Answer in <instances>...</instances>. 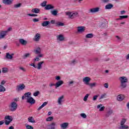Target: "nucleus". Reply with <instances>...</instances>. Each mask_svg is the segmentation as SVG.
<instances>
[{"label":"nucleus","mask_w":129,"mask_h":129,"mask_svg":"<svg viewBox=\"0 0 129 129\" xmlns=\"http://www.w3.org/2000/svg\"><path fill=\"white\" fill-rule=\"evenodd\" d=\"M25 95V99L27 100V102H28V103H30V104H35L36 103V100H35V99L31 97L32 93H26Z\"/></svg>","instance_id":"1"},{"label":"nucleus","mask_w":129,"mask_h":129,"mask_svg":"<svg viewBox=\"0 0 129 129\" xmlns=\"http://www.w3.org/2000/svg\"><path fill=\"white\" fill-rule=\"evenodd\" d=\"M9 108L11 111H16L18 108V104L16 102H12L9 106Z\"/></svg>","instance_id":"2"},{"label":"nucleus","mask_w":129,"mask_h":129,"mask_svg":"<svg viewBox=\"0 0 129 129\" xmlns=\"http://www.w3.org/2000/svg\"><path fill=\"white\" fill-rule=\"evenodd\" d=\"M66 15L68 16L70 19H74L78 16V13L76 12H66Z\"/></svg>","instance_id":"3"},{"label":"nucleus","mask_w":129,"mask_h":129,"mask_svg":"<svg viewBox=\"0 0 129 129\" xmlns=\"http://www.w3.org/2000/svg\"><path fill=\"white\" fill-rule=\"evenodd\" d=\"M13 121V117L10 115H7L5 117V122L6 125H9Z\"/></svg>","instance_id":"4"},{"label":"nucleus","mask_w":129,"mask_h":129,"mask_svg":"<svg viewBox=\"0 0 129 129\" xmlns=\"http://www.w3.org/2000/svg\"><path fill=\"white\" fill-rule=\"evenodd\" d=\"M65 101L64 95L59 96L57 99V103L59 105H62V103Z\"/></svg>","instance_id":"5"},{"label":"nucleus","mask_w":129,"mask_h":129,"mask_svg":"<svg viewBox=\"0 0 129 129\" xmlns=\"http://www.w3.org/2000/svg\"><path fill=\"white\" fill-rule=\"evenodd\" d=\"M99 11H100V8L96 7V8H93L90 9L89 12L90 13H91V14H95L96 13H98Z\"/></svg>","instance_id":"6"},{"label":"nucleus","mask_w":129,"mask_h":129,"mask_svg":"<svg viewBox=\"0 0 129 129\" xmlns=\"http://www.w3.org/2000/svg\"><path fill=\"white\" fill-rule=\"evenodd\" d=\"M56 39L57 41H59V42L65 41V37L62 34L57 35L56 36Z\"/></svg>","instance_id":"7"},{"label":"nucleus","mask_w":129,"mask_h":129,"mask_svg":"<svg viewBox=\"0 0 129 129\" xmlns=\"http://www.w3.org/2000/svg\"><path fill=\"white\" fill-rule=\"evenodd\" d=\"M90 80H91V79H90V77H86L83 79V82H84L86 85H89L90 84L89 82H90Z\"/></svg>","instance_id":"8"},{"label":"nucleus","mask_w":129,"mask_h":129,"mask_svg":"<svg viewBox=\"0 0 129 129\" xmlns=\"http://www.w3.org/2000/svg\"><path fill=\"white\" fill-rule=\"evenodd\" d=\"M47 129H55L56 123L55 122H52L50 124L46 126Z\"/></svg>","instance_id":"9"},{"label":"nucleus","mask_w":129,"mask_h":129,"mask_svg":"<svg viewBox=\"0 0 129 129\" xmlns=\"http://www.w3.org/2000/svg\"><path fill=\"white\" fill-rule=\"evenodd\" d=\"M85 27L84 26H79L77 28V31L78 33H79L80 34H82L83 32H85Z\"/></svg>","instance_id":"10"},{"label":"nucleus","mask_w":129,"mask_h":129,"mask_svg":"<svg viewBox=\"0 0 129 129\" xmlns=\"http://www.w3.org/2000/svg\"><path fill=\"white\" fill-rule=\"evenodd\" d=\"M40 39H41V34H40V33H37L34 36V37L33 38V40L35 42H39V41H40Z\"/></svg>","instance_id":"11"},{"label":"nucleus","mask_w":129,"mask_h":129,"mask_svg":"<svg viewBox=\"0 0 129 129\" xmlns=\"http://www.w3.org/2000/svg\"><path fill=\"white\" fill-rule=\"evenodd\" d=\"M127 78L125 77H120L119 78L120 83H127Z\"/></svg>","instance_id":"12"},{"label":"nucleus","mask_w":129,"mask_h":129,"mask_svg":"<svg viewBox=\"0 0 129 129\" xmlns=\"http://www.w3.org/2000/svg\"><path fill=\"white\" fill-rule=\"evenodd\" d=\"M63 84H64V82H63L62 80H59L57 81L55 84V88L60 87V86H61V85H63Z\"/></svg>","instance_id":"13"},{"label":"nucleus","mask_w":129,"mask_h":129,"mask_svg":"<svg viewBox=\"0 0 129 129\" xmlns=\"http://www.w3.org/2000/svg\"><path fill=\"white\" fill-rule=\"evenodd\" d=\"M69 126V123L64 122L60 124V128L61 129H66L68 128V126Z\"/></svg>","instance_id":"14"},{"label":"nucleus","mask_w":129,"mask_h":129,"mask_svg":"<svg viewBox=\"0 0 129 129\" xmlns=\"http://www.w3.org/2000/svg\"><path fill=\"white\" fill-rule=\"evenodd\" d=\"M25 86L24 84L19 85L17 86L16 90L17 91H21V90H24L25 89Z\"/></svg>","instance_id":"15"},{"label":"nucleus","mask_w":129,"mask_h":129,"mask_svg":"<svg viewBox=\"0 0 129 129\" xmlns=\"http://www.w3.org/2000/svg\"><path fill=\"white\" fill-rule=\"evenodd\" d=\"M124 98H125V96L123 94H120L117 96V100L118 101H122Z\"/></svg>","instance_id":"16"},{"label":"nucleus","mask_w":129,"mask_h":129,"mask_svg":"<svg viewBox=\"0 0 129 129\" xmlns=\"http://www.w3.org/2000/svg\"><path fill=\"white\" fill-rule=\"evenodd\" d=\"M43 57H44V54H40L38 56H36L35 58H34L33 61H34V62H38V61L40 60V58H42Z\"/></svg>","instance_id":"17"},{"label":"nucleus","mask_w":129,"mask_h":129,"mask_svg":"<svg viewBox=\"0 0 129 129\" xmlns=\"http://www.w3.org/2000/svg\"><path fill=\"white\" fill-rule=\"evenodd\" d=\"M7 31H2L0 32V39H4L5 36H7Z\"/></svg>","instance_id":"18"},{"label":"nucleus","mask_w":129,"mask_h":129,"mask_svg":"<svg viewBox=\"0 0 129 129\" xmlns=\"http://www.w3.org/2000/svg\"><path fill=\"white\" fill-rule=\"evenodd\" d=\"M14 53L10 54V53L7 52L6 53V59H8V60H12V59H13V56H14Z\"/></svg>","instance_id":"19"},{"label":"nucleus","mask_w":129,"mask_h":129,"mask_svg":"<svg viewBox=\"0 0 129 129\" xmlns=\"http://www.w3.org/2000/svg\"><path fill=\"white\" fill-rule=\"evenodd\" d=\"M34 52L37 55H40V54H42L41 53V52H42V50L40 47H37L35 49H34Z\"/></svg>","instance_id":"20"},{"label":"nucleus","mask_w":129,"mask_h":129,"mask_svg":"<svg viewBox=\"0 0 129 129\" xmlns=\"http://www.w3.org/2000/svg\"><path fill=\"white\" fill-rule=\"evenodd\" d=\"M97 108L99 109V111H103L104 110V108H105V107L102 106V104H99L97 106Z\"/></svg>","instance_id":"21"},{"label":"nucleus","mask_w":129,"mask_h":129,"mask_svg":"<svg viewBox=\"0 0 129 129\" xmlns=\"http://www.w3.org/2000/svg\"><path fill=\"white\" fill-rule=\"evenodd\" d=\"M55 7L51 5H46L44 9L45 10H46L47 11L49 10H53V9H54Z\"/></svg>","instance_id":"22"},{"label":"nucleus","mask_w":129,"mask_h":129,"mask_svg":"<svg viewBox=\"0 0 129 129\" xmlns=\"http://www.w3.org/2000/svg\"><path fill=\"white\" fill-rule=\"evenodd\" d=\"M120 88L121 89H124V88H126V86H127V85L126 84V83H120Z\"/></svg>","instance_id":"23"},{"label":"nucleus","mask_w":129,"mask_h":129,"mask_svg":"<svg viewBox=\"0 0 129 129\" xmlns=\"http://www.w3.org/2000/svg\"><path fill=\"white\" fill-rule=\"evenodd\" d=\"M113 112V111L111 109L108 110L106 113V117H108V116H110V115L112 114Z\"/></svg>","instance_id":"24"},{"label":"nucleus","mask_w":129,"mask_h":129,"mask_svg":"<svg viewBox=\"0 0 129 129\" xmlns=\"http://www.w3.org/2000/svg\"><path fill=\"white\" fill-rule=\"evenodd\" d=\"M47 104H48V102H44V103L37 109V110H41V109H42V108H43V107H45V106H46L47 105Z\"/></svg>","instance_id":"25"},{"label":"nucleus","mask_w":129,"mask_h":129,"mask_svg":"<svg viewBox=\"0 0 129 129\" xmlns=\"http://www.w3.org/2000/svg\"><path fill=\"white\" fill-rule=\"evenodd\" d=\"M50 24V21H44L42 24L41 26L42 27H47V26H48Z\"/></svg>","instance_id":"26"},{"label":"nucleus","mask_w":129,"mask_h":129,"mask_svg":"<svg viewBox=\"0 0 129 129\" xmlns=\"http://www.w3.org/2000/svg\"><path fill=\"white\" fill-rule=\"evenodd\" d=\"M14 0H4L3 3L6 5H11Z\"/></svg>","instance_id":"27"},{"label":"nucleus","mask_w":129,"mask_h":129,"mask_svg":"<svg viewBox=\"0 0 129 129\" xmlns=\"http://www.w3.org/2000/svg\"><path fill=\"white\" fill-rule=\"evenodd\" d=\"M31 12L34 14H39V13H40V9L38 8H34L32 10Z\"/></svg>","instance_id":"28"},{"label":"nucleus","mask_w":129,"mask_h":129,"mask_svg":"<svg viewBox=\"0 0 129 129\" xmlns=\"http://www.w3.org/2000/svg\"><path fill=\"white\" fill-rule=\"evenodd\" d=\"M44 64V61H40V62H38L36 68H37V69L38 70H40V69H41V68H42V64Z\"/></svg>","instance_id":"29"},{"label":"nucleus","mask_w":129,"mask_h":129,"mask_svg":"<svg viewBox=\"0 0 129 129\" xmlns=\"http://www.w3.org/2000/svg\"><path fill=\"white\" fill-rule=\"evenodd\" d=\"M78 63V59H74L71 60V65H75V64H77Z\"/></svg>","instance_id":"30"},{"label":"nucleus","mask_w":129,"mask_h":129,"mask_svg":"<svg viewBox=\"0 0 129 129\" xmlns=\"http://www.w3.org/2000/svg\"><path fill=\"white\" fill-rule=\"evenodd\" d=\"M19 42L22 45H26L27 44V41H26L24 39H19Z\"/></svg>","instance_id":"31"},{"label":"nucleus","mask_w":129,"mask_h":129,"mask_svg":"<svg viewBox=\"0 0 129 129\" xmlns=\"http://www.w3.org/2000/svg\"><path fill=\"white\" fill-rule=\"evenodd\" d=\"M113 7V5L111 4H109L105 6L106 10H110L111 8H112Z\"/></svg>","instance_id":"32"},{"label":"nucleus","mask_w":129,"mask_h":129,"mask_svg":"<svg viewBox=\"0 0 129 129\" xmlns=\"http://www.w3.org/2000/svg\"><path fill=\"white\" fill-rule=\"evenodd\" d=\"M93 36L94 35L93 33H89L87 34L85 37L87 39H92Z\"/></svg>","instance_id":"33"},{"label":"nucleus","mask_w":129,"mask_h":129,"mask_svg":"<svg viewBox=\"0 0 129 129\" xmlns=\"http://www.w3.org/2000/svg\"><path fill=\"white\" fill-rule=\"evenodd\" d=\"M129 128L128 126L127 125H121V126H120L119 127V129H128Z\"/></svg>","instance_id":"34"},{"label":"nucleus","mask_w":129,"mask_h":129,"mask_svg":"<svg viewBox=\"0 0 129 129\" xmlns=\"http://www.w3.org/2000/svg\"><path fill=\"white\" fill-rule=\"evenodd\" d=\"M5 91H6V87L0 85V92H5Z\"/></svg>","instance_id":"35"},{"label":"nucleus","mask_w":129,"mask_h":129,"mask_svg":"<svg viewBox=\"0 0 129 129\" xmlns=\"http://www.w3.org/2000/svg\"><path fill=\"white\" fill-rule=\"evenodd\" d=\"M96 85H97V83H92L89 84V86H90L91 88H92L93 87H95Z\"/></svg>","instance_id":"36"},{"label":"nucleus","mask_w":129,"mask_h":129,"mask_svg":"<svg viewBox=\"0 0 129 129\" xmlns=\"http://www.w3.org/2000/svg\"><path fill=\"white\" fill-rule=\"evenodd\" d=\"M28 121L29 122H36V121L34 120V118L33 117H28Z\"/></svg>","instance_id":"37"},{"label":"nucleus","mask_w":129,"mask_h":129,"mask_svg":"<svg viewBox=\"0 0 129 129\" xmlns=\"http://www.w3.org/2000/svg\"><path fill=\"white\" fill-rule=\"evenodd\" d=\"M126 122V119L122 118L120 121V125H123Z\"/></svg>","instance_id":"38"},{"label":"nucleus","mask_w":129,"mask_h":129,"mask_svg":"<svg viewBox=\"0 0 129 129\" xmlns=\"http://www.w3.org/2000/svg\"><path fill=\"white\" fill-rule=\"evenodd\" d=\"M51 15L53 16H57V14H58V12L56 10H53L51 11Z\"/></svg>","instance_id":"39"},{"label":"nucleus","mask_w":129,"mask_h":129,"mask_svg":"<svg viewBox=\"0 0 129 129\" xmlns=\"http://www.w3.org/2000/svg\"><path fill=\"white\" fill-rule=\"evenodd\" d=\"M54 119V118L52 116H50L47 117L46 119V121H52V120H53Z\"/></svg>","instance_id":"40"},{"label":"nucleus","mask_w":129,"mask_h":129,"mask_svg":"<svg viewBox=\"0 0 129 129\" xmlns=\"http://www.w3.org/2000/svg\"><path fill=\"white\" fill-rule=\"evenodd\" d=\"M30 55H31V54L29 53H25L23 56L24 59H27V58H29V57H30Z\"/></svg>","instance_id":"41"},{"label":"nucleus","mask_w":129,"mask_h":129,"mask_svg":"<svg viewBox=\"0 0 129 129\" xmlns=\"http://www.w3.org/2000/svg\"><path fill=\"white\" fill-rule=\"evenodd\" d=\"M56 26H57V27H62V26H64V23L62 22H57L56 23Z\"/></svg>","instance_id":"42"},{"label":"nucleus","mask_w":129,"mask_h":129,"mask_svg":"<svg viewBox=\"0 0 129 129\" xmlns=\"http://www.w3.org/2000/svg\"><path fill=\"white\" fill-rule=\"evenodd\" d=\"M89 96V94H87L84 97V99H83L84 101H87V99L88 98Z\"/></svg>","instance_id":"43"},{"label":"nucleus","mask_w":129,"mask_h":129,"mask_svg":"<svg viewBox=\"0 0 129 129\" xmlns=\"http://www.w3.org/2000/svg\"><path fill=\"white\" fill-rule=\"evenodd\" d=\"M74 83V81H70L68 83L69 86H73V84Z\"/></svg>","instance_id":"44"},{"label":"nucleus","mask_w":129,"mask_h":129,"mask_svg":"<svg viewBox=\"0 0 129 129\" xmlns=\"http://www.w3.org/2000/svg\"><path fill=\"white\" fill-rule=\"evenodd\" d=\"M106 96V94H103L101 95V96L99 98V100L103 99V98H105V97Z\"/></svg>","instance_id":"45"},{"label":"nucleus","mask_w":129,"mask_h":129,"mask_svg":"<svg viewBox=\"0 0 129 129\" xmlns=\"http://www.w3.org/2000/svg\"><path fill=\"white\" fill-rule=\"evenodd\" d=\"M120 19H121V20H122L123 19H127V18H128V16L127 15H125V16H119Z\"/></svg>","instance_id":"46"},{"label":"nucleus","mask_w":129,"mask_h":129,"mask_svg":"<svg viewBox=\"0 0 129 129\" xmlns=\"http://www.w3.org/2000/svg\"><path fill=\"white\" fill-rule=\"evenodd\" d=\"M47 6V2L46 1H44L41 4V7H46Z\"/></svg>","instance_id":"47"},{"label":"nucleus","mask_w":129,"mask_h":129,"mask_svg":"<svg viewBox=\"0 0 129 129\" xmlns=\"http://www.w3.org/2000/svg\"><path fill=\"white\" fill-rule=\"evenodd\" d=\"M81 116L82 117H83V118H86V117H87V115H86V113H81Z\"/></svg>","instance_id":"48"},{"label":"nucleus","mask_w":129,"mask_h":129,"mask_svg":"<svg viewBox=\"0 0 129 129\" xmlns=\"http://www.w3.org/2000/svg\"><path fill=\"white\" fill-rule=\"evenodd\" d=\"M40 94V92L39 91H37L33 93V96H38Z\"/></svg>","instance_id":"49"},{"label":"nucleus","mask_w":129,"mask_h":129,"mask_svg":"<svg viewBox=\"0 0 129 129\" xmlns=\"http://www.w3.org/2000/svg\"><path fill=\"white\" fill-rule=\"evenodd\" d=\"M26 128L27 129H34L33 128V126H31V125H30L29 124H26Z\"/></svg>","instance_id":"50"},{"label":"nucleus","mask_w":129,"mask_h":129,"mask_svg":"<svg viewBox=\"0 0 129 129\" xmlns=\"http://www.w3.org/2000/svg\"><path fill=\"white\" fill-rule=\"evenodd\" d=\"M21 6H22V4L21 3L16 4L14 5V8H20Z\"/></svg>","instance_id":"51"},{"label":"nucleus","mask_w":129,"mask_h":129,"mask_svg":"<svg viewBox=\"0 0 129 129\" xmlns=\"http://www.w3.org/2000/svg\"><path fill=\"white\" fill-rule=\"evenodd\" d=\"M115 38L117 39V41H118V42H120V41H121V38H120V37L116 35L115 36Z\"/></svg>","instance_id":"52"},{"label":"nucleus","mask_w":129,"mask_h":129,"mask_svg":"<svg viewBox=\"0 0 129 129\" xmlns=\"http://www.w3.org/2000/svg\"><path fill=\"white\" fill-rule=\"evenodd\" d=\"M6 81L5 80H2L1 82L0 85L3 86L5 85L6 83Z\"/></svg>","instance_id":"53"},{"label":"nucleus","mask_w":129,"mask_h":129,"mask_svg":"<svg viewBox=\"0 0 129 129\" xmlns=\"http://www.w3.org/2000/svg\"><path fill=\"white\" fill-rule=\"evenodd\" d=\"M27 16H29V17H37V14H27Z\"/></svg>","instance_id":"54"},{"label":"nucleus","mask_w":129,"mask_h":129,"mask_svg":"<svg viewBox=\"0 0 129 129\" xmlns=\"http://www.w3.org/2000/svg\"><path fill=\"white\" fill-rule=\"evenodd\" d=\"M3 73H7V72H8V69L6 68H4L3 69Z\"/></svg>","instance_id":"55"},{"label":"nucleus","mask_w":129,"mask_h":129,"mask_svg":"<svg viewBox=\"0 0 129 129\" xmlns=\"http://www.w3.org/2000/svg\"><path fill=\"white\" fill-rule=\"evenodd\" d=\"M12 30V27H9L7 30L5 31V32H7V34L9 33V32H11V31Z\"/></svg>","instance_id":"56"},{"label":"nucleus","mask_w":129,"mask_h":129,"mask_svg":"<svg viewBox=\"0 0 129 129\" xmlns=\"http://www.w3.org/2000/svg\"><path fill=\"white\" fill-rule=\"evenodd\" d=\"M19 69L20 70H22L23 72H26V71H27V70H26V69H25L23 67H20Z\"/></svg>","instance_id":"57"},{"label":"nucleus","mask_w":129,"mask_h":129,"mask_svg":"<svg viewBox=\"0 0 129 129\" xmlns=\"http://www.w3.org/2000/svg\"><path fill=\"white\" fill-rule=\"evenodd\" d=\"M61 80V77L60 76H56L55 77V80H57V81H60Z\"/></svg>","instance_id":"58"},{"label":"nucleus","mask_w":129,"mask_h":129,"mask_svg":"<svg viewBox=\"0 0 129 129\" xmlns=\"http://www.w3.org/2000/svg\"><path fill=\"white\" fill-rule=\"evenodd\" d=\"M97 97H98V96H97V95L94 96L93 97V101H95V100H96V99H97Z\"/></svg>","instance_id":"59"},{"label":"nucleus","mask_w":129,"mask_h":129,"mask_svg":"<svg viewBox=\"0 0 129 129\" xmlns=\"http://www.w3.org/2000/svg\"><path fill=\"white\" fill-rule=\"evenodd\" d=\"M30 66H32L33 67H34V68H37V66H36L34 63H31L30 64Z\"/></svg>","instance_id":"60"},{"label":"nucleus","mask_w":129,"mask_h":129,"mask_svg":"<svg viewBox=\"0 0 129 129\" xmlns=\"http://www.w3.org/2000/svg\"><path fill=\"white\" fill-rule=\"evenodd\" d=\"M104 87L105 88H108V83H105L104 84Z\"/></svg>","instance_id":"61"},{"label":"nucleus","mask_w":129,"mask_h":129,"mask_svg":"<svg viewBox=\"0 0 129 129\" xmlns=\"http://www.w3.org/2000/svg\"><path fill=\"white\" fill-rule=\"evenodd\" d=\"M4 123H5V120L0 121V125H3Z\"/></svg>","instance_id":"62"},{"label":"nucleus","mask_w":129,"mask_h":129,"mask_svg":"<svg viewBox=\"0 0 129 129\" xmlns=\"http://www.w3.org/2000/svg\"><path fill=\"white\" fill-rule=\"evenodd\" d=\"M102 2L104 4H106L109 2V0H102Z\"/></svg>","instance_id":"63"},{"label":"nucleus","mask_w":129,"mask_h":129,"mask_svg":"<svg viewBox=\"0 0 129 129\" xmlns=\"http://www.w3.org/2000/svg\"><path fill=\"white\" fill-rule=\"evenodd\" d=\"M38 21H39V19H38L35 18V19H33V22H34V23H36Z\"/></svg>","instance_id":"64"}]
</instances>
